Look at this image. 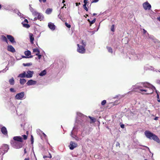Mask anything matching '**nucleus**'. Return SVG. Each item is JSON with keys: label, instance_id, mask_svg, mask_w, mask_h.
I'll return each instance as SVG.
<instances>
[{"label": "nucleus", "instance_id": "obj_1", "mask_svg": "<svg viewBox=\"0 0 160 160\" xmlns=\"http://www.w3.org/2000/svg\"><path fill=\"white\" fill-rule=\"evenodd\" d=\"M133 89H138L139 90V92L141 93V92H147L148 90L147 89H144L142 88H148L150 90V88H152V89H155V87L150 84L149 83L147 82H142L137 83L135 86H133Z\"/></svg>", "mask_w": 160, "mask_h": 160}, {"label": "nucleus", "instance_id": "obj_2", "mask_svg": "<svg viewBox=\"0 0 160 160\" xmlns=\"http://www.w3.org/2000/svg\"><path fill=\"white\" fill-rule=\"evenodd\" d=\"M146 137L150 139H153L158 143L160 142V140L157 136L148 131H146L144 132Z\"/></svg>", "mask_w": 160, "mask_h": 160}, {"label": "nucleus", "instance_id": "obj_3", "mask_svg": "<svg viewBox=\"0 0 160 160\" xmlns=\"http://www.w3.org/2000/svg\"><path fill=\"white\" fill-rule=\"evenodd\" d=\"M22 142L16 141L15 140H11L10 143L12 146L16 149H19L23 146Z\"/></svg>", "mask_w": 160, "mask_h": 160}, {"label": "nucleus", "instance_id": "obj_4", "mask_svg": "<svg viewBox=\"0 0 160 160\" xmlns=\"http://www.w3.org/2000/svg\"><path fill=\"white\" fill-rule=\"evenodd\" d=\"M77 130V129L76 127H74L71 132L70 135L72 138H74L76 141H79L81 140V139L79 138L76 135Z\"/></svg>", "mask_w": 160, "mask_h": 160}, {"label": "nucleus", "instance_id": "obj_5", "mask_svg": "<svg viewBox=\"0 0 160 160\" xmlns=\"http://www.w3.org/2000/svg\"><path fill=\"white\" fill-rule=\"evenodd\" d=\"M25 95L24 92H21L17 94L15 96V98L17 100H22L24 97Z\"/></svg>", "mask_w": 160, "mask_h": 160}, {"label": "nucleus", "instance_id": "obj_6", "mask_svg": "<svg viewBox=\"0 0 160 160\" xmlns=\"http://www.w3.org/2000/svg\"><path fill=\"white\" fill-rule=\"evenodd\" d=\"M77 46H78L77 51L78 52L81 53H84L85 52V49L84 47L80 46L78 44H77Z\"/></svg>", "mask_w": 160, "mask_h": 160}, {"label": "nucleus", "instance_id": "obj_7", "mask_svg": "<svg viewBox=\"0 0 160 160\" xmlns=\"http://www.w3.org/2000/svg\"><path fill=\"white\" fill-rule=\"evenodd\" d=\"M142 5L144 9L145 10H150L151 8V5L147 2L144 3Z\"/></svg>", "mask_w": 160, "mask_h": 160}, {"label": "nucleus", "instance_id": "obj_8", "mask_svg": "<svg viewBox=\"0 0 160 160\" xmlns=\"http://www.w3.org/2000/svg\"><path fill=\"white\" fill-rule=\"evenodd\" d=\"M78 146V144L73 141H71L70 143V145L69 147L70 149L73 150L75 148L77 147Z\"/></svg>", "mask_w": 160, "mask_h": 160}, {"label": "nucleus", "instance_id": "obj_9", "mask_svg": "<svg viewBox=\"0 0 160 160\" xmlns=\"http://www.w3.org/2000/svg\"><path fill=\"white\" fill-rule=\"evenodd\" d=\"M66 6V5L65 4H63V6L60 9V13L58 15V17L60 18V19L62 20V18H61V15H60V13L61 12L62 13V14H63L64 13H63V10H64V9H65L66 8V7H64V6Z\"/></svg>", "mask_w": 160, "mask_h": 160}, {"label": "nucleus", "instance_id": "obj_10", "mask_svg": "<svg viewBox=\"0 0 160 160\" xmlns=\"http://www.w3.org/2000/svg\"><path fill=\"white\" fill-rule=\"evenodd\" d=\"M34 73L33 71H28L27 72L26 74V77L27 78H31L33 74Z\"/></svg>", "mask_w": 160, "mask_h": 160}, {"label": "nucleus", "instance_id": "obj_11", "mask_svg": "<svg viewBox=\"0 0 160 160\" xmlns=\"http://www.w3.org/2000/svg\"><path fill=\"white\" fill-rule=\"evenodd\" d=\"M7 36L8 39V40H9V41L12 43L16 42L15 41V39L14 37H12V36L9 35H8Z\"/></svg>", "mask_w": 160, "mask_h": 160}, {"label": "nucleus", "instance_id": "obj_12", "mask_svg": "<svg viewBox=\"0 0 160 160\" xmlns=\"http://www.w3.org/2000/svg\"><path fill=\"white\" fill-rule=\"evenodd\" d=\"M16 141L22 142V139L20 136H15L13 138V140Z\"/></svg>", "mask_w": 160, "mask_h": 160}, {"label": "nucleus", "instance_id": "obj_13", "mask_svg": "<svg viewBox=\"0 0 160 160\" xmlns=\"http://www.w3.org/2000/svg\"><path fill=\"white\" fill-rule=\"evenodd\" d=\"M37 82L32 79L28 80L27 83V84L28 86L33 85L35 84Z\"/></svg>", "mask_w": 160, "mask_h": 160}, {"label": "nucleus", "instance_id": "obj_14", "mask_svg": "<svg viewBox=\"0 0 160 160\" xmlns=\"http://www.w3.org/2000/svg\"><path fill=\"white\" fill-rule=\"evenodd\" d=\"M48 27L51 30L53 31L55 29L56 27L53 23L50 22L48 23Z\"/></svg>", "mask_w": 160, "mask_h": 160}, {"label": "nucleus", "instance_id": "obj_15", "mask_svg": "<svg viewBox=\"0 0 160 160\" xmlns=\"http://www.w3.org/2000/svg\"><path fill=\"white\" fill-rule=\"evenodd\" d=\"M38 16V19L40 21L42 20L44 18V16L42 14L40 13H39L37 12V14H36V16Z\"/></svg>", "mask_w": 160, "mask_h": 160}, {"label": "nucleus", "instance_id": "obj_16", "mask_svg": "<svg viewBox=\"0 0 160 160\" xmlns=\"http://www.w3.org/2000/svg\"><path fill=\"white\" fill-rule=\"evenodd\" d=\"M29 9L30 11L32 12V14L34 16H36V14H37V12L31 7L30 4L29 5Z\"/></svg>", "mask_w": 160, "mask_h": 160}, {"label": "nucleus", "instance_id": "obj_17", "mask_svg": "<svg viewBox=\"0 0 160 160\" xmlns=\"http://www.w3.org/2000/svg\"><path fill=\"white\" fill-rule=\"evenodd\" d=\"M9 149L8 146L6 144H4L2 147V150L4 151V153L7 152Z\"/></svg>", "mask_w": 160, "mask_h": 160}, {"label": "nucleus", "instance_id": "obj_18", "mask_svg": "<svg viewBox=\"0 0 160 160\" xmlns=\"http://www.w3.org/2000/svg\"><path fill=\"white\" fill-rule=\"evenodd\" d=\"M8 51H10L12 52H14L15 50L14 48L12 45H8L7 47Z\"/></svg>", "mask_w": 160, "mask_h": 160}, {"label": "nucleus", "instance_id": "obj_19", "mask_svg": "<svg viewBox=\"0 0 160 160\" xmlns=\"http://www.w3.org/2000/svg\"><path fill=\"white\" fill-rule=\"evenodd\" d=\"M1 131L2 133L4 135L7 134V131L6 128L5 127H3L2 128Z\"/></svg>", "mask_w": 160, "mask_h": 160}, {"label": "nucleus", "instance_id": "obj_20", "mask_svg": "<svg viewBox=\"0 0 160 160\" xmlns=\"http://www.w3.org/2000/svg\"><path fill=\"white\" fill-rule=\"evenodd\" d=\"M29 38L31 43L32 44L33 43L34 38L33 37V35L32 33H30L29 34Z\"/></svg>", "mask_w": 160, "mask_h": 160}, {"label": "nucleus", "instance_id": "obj_21", "mask_svg": "<svg viewBox=\"0 0 160 160\" xmlns=\"http://www.w3.org/2000/svg\"><path fill=\"white\" fill-rule=\"evenodd\" d=\"M147 68H148V70H154V68L153 67L148 66V65H146L145 66L144 68V69L145 70H148V69Z\"/></svg>", "mask_w": 160, "mask_h": 160}, {"label": "nucleus", "instance_id": "obj_22", "mask_svg": "<svg viewBox=\"0 0 160 160\" xmlns=\"http://www.w3.org/2000/svg\"><path fill=\"white\" fill-rule=\"evenodd\" d=\"M155 90V91H156V93H157V95L158 94L159 92L155 88V89H153L152 88H150V90L151 91H150L148 92L146 94L147 95H149V94L152 93L153 92V90Z\"/></svg>", "mask_w": 160, "mask_h": 160}, {"label": "nucleus", "instance_id": "obj_23", "mask_svg": "<svg viewBox=\"0 0 160 160\" xmlns=\"http://www.w3.org/2000/svg\"><path fill=\"white\" fill-rule=\"evenodd\" d=\"M26 73L25 72H23L22 73L20 74L18 76V77H20L21 78H24L26 77Z\"/></svg>", "mask_w": 160, "mask_h": 160}, {"label": "nucleus", "instance_id": "obj_24", "mask_svg": "<svg viewBox=\"0 0 160 160\" xmlns=\"http://www.w3.org/2000/svg\"><path fill=\"white\" fill-rule=\"evenodd\" d=\"M46 74V71L45 70H44L42 71L39 74V76H44Z\"/></svg>", "mask_w": 160, "mask_h": 160}, {"label": "nucleus", "instance_id": "obj_25", "mask_svg": "<svg viewBox=\"0 0 160 160\" xmlns=\"http://www.w3.org/2000/svg\"><path fill=\"white\" fill-rule=\"evenodd\" d=\"M9 82L10 85H14V78H12L11 79H9Z\"/></svg>", "mask_w": 160, "mask_h": 160}, {"label": "nucleus", "instance_id": "obj_26", "mask_svg": "<svg viewBox=\"0 0 160 160\" xmlns=\"http://www.w3.org/2000/svg\"><path fill=\"white\" fill-rule=\"evenodd\" d=\"M24 53L26 56H29L31 55V52L30 51L27 50V51H25L24 52Z\"/></svg>", "mask_w": 160, "mask_h": 160}, {"label": "nucleus", "instance_id": "obj_27", "mask_svg": "<svg viewBox=\"0 0 160 160\" xmlns=\"http://www.w3.org/2000/svg\"><path fill=\"white\" fill-rule=\"evenodd\" d=\"M26 82V80L25 79H20V83L21 84L23 85Z\"/></svg>", "mask_w": 160, "mask_h": 160}, {"label": "nucleus", "instance_id": "obj_28", "mask_svg": "<svg viewBox=\"0 0 160 160\" xmlns=\"http://www.w3.org/2000/svg\"><path fill=\"white\" fill-rule=\"evenodd\" d=\"M52 11V9L51 8H48L46 11L45 12L47 14H50Z\"/></svg>", "mask_w": 160, "mask_h": 160}, {"label": "nucleus", "instance_id": "obj_29", "mask_svg": "<svg viewBox=\"0 0 160 160\" xmlns=\"http://www.w3.org/2000/svg\"><path fill=\"white\" fill-rule=\"evenodd\" d=\"M22 23L23 25V26L24 27L28 28L30 27V25L27 23H24V22H22Z\"/></svg>", "mask_w": 160, "mask_h": 160}, {"label": "nucleus", "instance_id": "obj_30", "mask_svg": "<svg viewBox=\"0 0 160 160\" xmlns=\"http://www.w3.org/2000/svg\"><path fill=\"white\" fill-rule=\"evenodd\" d=\"M96 18L94 19L92 21H90L89 19H88V20L90 23V26H91L92 24L94 23L96 21Z\"/></svg>", "mask_w": 160, "mask_h": 160}, {"label": "nucleus", "instance_id": "obj_31", "mask_svg": "<svg viewBox=\"0 0 160 160\" xmlns=\"http://www.w3.org/2000/svg\"><path fill=\"white\" fill-rule=\"evenodd\" d=\"M32 65V63H23V65L25 67L26 66H31Z\"/></svg>", "mask_w": 160, "mask_h": 160}, {"label": "nucleus", "instance_id": "obj_32", "mask_svg": "<svg viewBox=\"0 0 160 160\" xmlns=\"http://www.w3.org/2000/svg\"><path fill=\"white\" fill-rule=\"evenodd\" d=\"M89 117L91 121V123L94 122H95L96 119L95 118L90 117V116H89Z\"/></svg>", "mask_w": 160, "mask_h": 160}, {"label": "nucleus", "instance_id": "obj_33", "mask_svg": "<svg viewBox=\"0 0 160 160\" xmlns=\"http://www.w3.org/2000/svg\"><path fill=\"white\" fill-rule=\"evenodd\" d=\"M2 39L3 41L7 42V38H6V37L5 36H4V35L2 36Z\"/></svg>", "mask_w": 160, "mask_h": 160}, {"label": "nucleus", "instance_id": "obj_34", "mask_svg": "<svg viewBox=\"0 0 160 160\" xmlns=\"http://www.w3.org/2000/svg\"><path fill=\"white\" fill-rule=\"evenodd\" d=\"M107 48L109 52L111 53L112 52V49L111 47H107Z\"/></svg>", "mask_w": 160, "mask_h": 160}, {"label": "nucleus", "instance_id": "obj_35", "mask_svg": "<svg viewBox=\"0 0 160 160\" xmlns=\"http://www.w3.org/2000/svg\"><path fill=\"white\" fill-rule=\"evenodd\" d=\"M33 52H37V53H40L39 50L37 48H34L33 49Z\"/></svg>", "mask_w": 160, "mask_h": 160}, {"label": "nucleus", "instance_id": "obj_36", "mask_svg": "<svg viewBox=\"0 0 160 160\" xmlns=\"http://www.w3.org/2000/svg\"><path fill=\"white\" fill-rule=\"evenodd\" d=\"M142 58V56L141 54V55L138 54V55H137V58L136 59H141Z\"/></svg>", "mask_w": 160, "mask_h": 160}, {"label": "nucleus", "instance_id": "obj_37", "mask_svg": "<svg viewBox=\"0 0 160 160\" xmlns=\"http://www.w3.org/2000/svg\"><path fill=\"white\" fill-rule=\"evenodd\" d=\"M114 25H112L111 28V30L112 32H114L115 29H114Z\"/></svg>", "mask_w": 160, "mask_h": 160}, {"label": "nucleus", "instance_id": "obj_38", "mask_svg": "<svg viewBox=\"0 0 160 160\" xmlns=\"http://www.w3.org/2000/svg\"><path fill=\"white\" fill-rule=\"evenodd\" d=\"M106 103V100H104L102 101L101 102V105L102 106L105 105Z\"/></svg>", "mask_w": 160, "mask_h": 160}, {"label": "nucleus", "instance_id": "obj_39", "mask_svg": "<svg viewBox=\"0 0 160 160\" xmlns=\"http://www.w3.org/2000/svg\"><path fill=\"white\" fill-rule=\"evenodd\" d=\"M86 4H84L83 5V7L84 9H85L87 11H88V8L86 7Z\"/></svg>", "mask_w": 160, "mask_h": 160}, {"label": "nucleus", "instance_id": "obj_40", "mask_svg": "<svg viewBox=\"0 0 160 160\" xmlns=\"http://www.w3.org/2000/svg\"><path fill=\"white\" fill-rule=\"evenodd\" d=\"M35 55L38 56L39 59H40L41 58L42 56L41 55L39 54V53H37L35 54Z\"/></svg>", "mask_w": 160, "mask_h": 160}, {"label": "nucleus", "instance_id": "obj_41", "mask_svg": "<svg viewBox=\"0 0 160 160\" xmlns=\"http://www.w3.org/2000/svg\"><path fill=\"white\" fill-rule=\"evenodd\" d=\"M77 114L78 116H79L80 117H84V115H83L82 114V113H77Z\"/></svg>", "mask_w": 160, "mask_h": 160}, {"label": "nucleus", "instance_id": "obj_42", "mask_svg": "<svg viewBox=\"0 0 160 160\" xmlns=\"http://www.w3.org/2000/svg\"><path fill=\"white\" fill-rule=\"evenodd\" d=\"M38 130L39 131H40V132H41V133H42V134L43 135V137H44L45 138H46V137H47V136H46V134H45L44 132H42V131H40V130Z\"/></svg>", "mask_w": 160, "mask_h": 160}, {"label": "nucleus", "instance_id": "obj_43", "mask_svg": "<svg viewBox=\"0 0 160 160\" xmlns=\"http://www.w3.org/2000/svg\"><path fill=\"white\" fill-rule=\"evenodd\" d=\"M10 91L11 92H16V90L13 88H10Z\"/></svg>", "mask_w": 160, "mask_h": 160}, {"label": "nucleus", "instance_id": "obj_44", "mask_svg": "<svg viewBox=\"0 0 160 160\" xmlns=\"http://www.w3.org/2000/svg\"><path fill=\"white\" fill-rule=\"evenodd\" d=\"M66 26L68 27V28H70L71 27V25L69 24H68V23L67 22H65V23Z\"/></svg>", "mask_w": 160, "mask_h": 160}, {"label": "nucleus", "instance_id": "obj_45", "mask_svg": "<svg viewBox=\"0 0 160 160\" xmlns=\"http://www.w3.org/2000/svg\"><path fill=\"white\" fill-rule=\"evenodd\" d=\"M82 45H83L82 46L84 47L85 48V47L86 46V43L85 42H83V41H82Z\"/></svg>", "mask_w": 160, "mask_h": 160}, {"label": "nucleus", "instance_id": "obj_46", "mask_svg": "<svg viewBox=\"0 0 160 160\" xmlns=\"http://www.w3.org/2000/svg\"><path fill=\"white\" fill-rule=\"evenodd\" d=\"M8 65H7V66L6 67V68H5L4 69H3V72H6L7 70H8Z\"/></svg>", "mask_w": 160, "mask_h": 160}, {"label": "nucleus", "instance_id": "obj_47", "mask_svg": "<svg viewBox=\"0 0 160 160\" xmlns=\"http://www.w3.org/2000/svg\"><path fill=\"white\" fill-rule=\"evenodd\" d=\"M157 100L158 101V102H160V99L159 98V94H157Z\"/></svg>", "mask_w": 160, "mask_h": 160}, {"label": "nucleus", "instance_id": "obj_48", "mask_svg": "<svg viewBox=\"0 0 160 160\" xmlns=\"http://www.w3.org/2000/svg\"><path fill=\"white\" fill-rule=\"evenodd\" d=\"M22 58H31L32 57V56H31L29 57H27V56H22Z\"/></svg>", "mask_w": 160, "mask_h": 160}, {"label": "nucleus", "instance_id": "obj_49", "mask_svg": "<svg viewBox=\"0 0 160 160\" xmlns=\"http://www.w3.org/2000/svg\"><path fill=\"white\" fill-rule=\"evenodd\" d=\"M31 141L32 144L33 142V138L32 135L31 136Z\"/></svg>", "mask_w": 160, "mask_h": 160}, {"label": "nucleus", "instance_id": "obj_50", "mask_svg": "<svg viewBox=\"0 0 160 160\" xmlns=\"http://www.w3.org/2000/svg\"><path fill=\"white\" fill-rule=\"evenodd\" d=\"M23 137V139L24 140H26L27 138V136L26 135H23L22 136Z\"/></svg>", "mask_w": 160, "mask_h": 160}, {"label": "nucleus", "instance_id": "obj_51", "mask_svg": "<svg viewBox=\"0 0 160 160\" xmlns=\"http://www.w3.org/2000/svg\"><path fill=\"white\" fill-rule=\"evenodd\" d=\"M156 82L157 84H160V80H157Z\"/></svg>", "mask_w": 160, "mask_h": 160}, {"label": "nucleus", "instance_id": "obj_52", "mask_svg": "<svg viewBox=\"0 0 160 160\" xmlns=\"http://www.w3.org/2000/svg\"><path fill=\"white\" fill-rule=\"evenodd\" d=\"M23 22H24V23H28V21L27 19H25L24 20V21H23Z\"/></svg>", "mask_w": 160, "mask_h": 160}, {"label": "nucleus", "instance_id": "obj_53", "mask_svg": "<svg viewBox=\"0 0 160 160\" xmlns=\"http://www.w3.org/2000/svg\"><path fill=\"white\" fill-rule=\"evenodd\" d=\"M39 2H42H42H46V0H39Z\"/></svg>", "mask_w": 160, "mask_h": 160}, {"label": "nucleus", "instance_id": "obj_54", "mask_svg": "<svg viewBox=\"0 0 160 160\" xmlns=\"http://www.w3.org/2000/svg\"><path fill=\"white\" fill-rule=\"evenodd\" d=\"M121 127L122 128H124V125L123 124H122L120 125Z\"/></svg>", "mask_w": 160, "mask_h": 160}, {"label": "nucleus", "instance_id": "obj_55", "mask_svg": "<svg viewBox=\"0 0 160 160\" xmlns=\"http://www.w3.org/2000/svg\"><path fill=\"white\" fill-rule=\"evenodd\" d=\"M98 0H93V1L92 2V3L97 2Z\"/></svg>", "mask_w": 160, "mask_h": 160}, {"label": "nucleus", "instance_id": "obj_56", "mask_svg": "<svg viewBox=\"0 0 160 160\" xmlns=\"http://www.w3.org/2000/svg\"><path fill=\"white\" fill-rule=\"evenodd\" d=\"M87 2H88L87 1H86V0H84V4H85L87 5Z\"/></svg>", "mask_w": 160, "mask_h": 160}, {"label": "nucleus", "instance_id": "obj_57", "mask_svg": "<svg viewBox=\"0 0 160 160\" xmlns=\"http://www.w3.org/2000/svg\"><path fill=\"white\" fill-rule=\"evenodd\" d=\"M143 33L145 34L147 32V31L146 30H145V29H143Z\"/></svg>", "mask_w": 160, "mask_h": 160}, {"label": "nucleus", "instance_id": "obj_58", "mask_svg": "<svg viewBox=\"0 0 160 160\" xmlns=\"http://www.w3.org/2000/svg\"><path fill=\"white\" fill-rule=\"evenodd\" d=\"M18 12V13H17V14H18V15H19V16H21V14H21V13H20V12H19L18 11V12Z\"/></svg>", "mask_w": 160, "mask_h": 160}, {"label": "nucleus", "instance_id": "obj_59", "mask_svg": "<svg viewBox=\"0 0 160 160\" xmlns=\"http://www.w3.org/2000/svg\"><path fill=\"white\" fill-rule=\"evenodd\" d=\"M76 6H78L79 5H80V2H79V3H76Z\"/></svg>", "mask_w": 160, "mask_h": 160}, {"label": "nucleus", "instance_id": "obj_60", "mask_svg": "<svg viewBox=\"0 0 160 160\" xmlns=\"http://www.w3.org/2000/svg\"><path fill=\"white\" fill-rule=\"evenodd\" d=\"M27 153V152L26 151V149L25 148L24 149V153L26 154Z\"/></svg>", "mask_w": 160, "mask_h": 160}, {"label": "nucleus", "instance_id": "obj_61", "mask_svg": "<svg viewBox=\"0 0 160 160\" xmlns=\"http://www.w3.org/2000/svg\"><path fill=\"white\" fill-rule=\"evenodd\" d=\"M158 117H156L155 118H154V120H158Z\"/></svg>", "mask_w": 160, "mask_h": 160}, {"label": "nucleus", "instance_id": "obj_62", "mask_svg": "<svg viewBox=\"0 0 160 160\" xmlns=\"http://www.w3.org/2000/svg\"><path fill=\"white\" fill-rule=\"evenodd\" d=\"M119 145H120L119 143L118 142H117V144H116V146H119Z\"/></svg>", "mask_w": 160, "mask_h": 160}, {"label": "nucleus", "instance_id": "obj_63", "mask_svg": "<svg viewBox=\"0 0 160 160\" xmlns=\"http://www.w3.org/2000/svg\"><path fill=\"white\" fill-rule=\"evenodd\" d=\"M157 19L160 22V17L158 18Z\"/></svg>", "mask_w": 160, "mask_h": 160}, {"label": "nucleus", "instance_id": "obj_64", "mask_svg": "<svg viewBox=\"0 0 160 160\" xmlns=\"http://www.w3.org/2000/svg\"><path fill=\"white\" fill-rule=\"evenodd\" d=\"M24 160H29V158H25Z\"/></svg>", "mask_w": 160, "mask_h": 160}]
</instances>
